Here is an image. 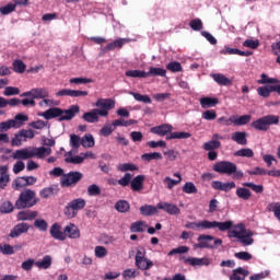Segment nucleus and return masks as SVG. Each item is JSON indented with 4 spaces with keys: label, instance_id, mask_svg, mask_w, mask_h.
Returning <instances> with one entry per match:
<instances>
[{
    "label": "nucleus",
    "instance_id": "nucleus-1",
    "mask_svg": "<svg viewBox=\"0 0 280 280\" xmlns=\"http://www.w3.org/2000/svg\"><path fill=\"white\" fill-rule=\"evenodd\" d=\"M96 108L86 112L82 115V120L88 124H97L100 117H106L113 108H115V101L112 98H98L95 103Z\"/></svg>",
    "mask_w": 280,
    "mask_h": 280
},
{
    "label": "nucleus",
    "instance_id": "nucleus-2",
    "mask_svg": "<svg viewBox=\"0 0 280 280\" xmlns=\"http://www.w3.org/2000/svg\"><path fill=\"white\" fill-rule=\"evenodd\" d=\"M51 148L45 147H28L13 152L12 159L15 161H28L30 159H39L40 161L50 156Z\"/></svg>",
    "mask_w": 280,
    "mask_h": 280
},
{
    "label": "nucleus",
    "instance_id": "nucleus-3",
    "mask_svg": "<svg viewBox=\"0 0 280 280\" xmlns=\"http://www.w3.org/2000/svg\"><path fill=\"white\" fill-rule=\"evenodd\" d=\"M78 113H80V106L71 105L69 109L51 107L46 112L38 114V116L44 117V119H54L59 117V121H71V119L74 118Z\"/></svg>",
    "mask_w": 280,
    "mask_h": 280
},
{
    "label": "nucleus",
    "instance_id": "nucleus-4",
    "mask_svg": "<svg viewBox=\"0 0 280 280\" xmlns=\"http://www.w3.org/2000/svg\"><path fill=\"white\" fill-rule=\"evenodd\" d=\"M231 226H233L232 221L220 222L209 220L188 222L185 225L186 229H190L191 231H209L211 229H218L221 232L229 231Z\"/></svg>",
    "mask_w": 280,
    "mask_h": 280
},
{
    "label": "nucleus",
    "instance_id": "nucleus-5",
    "mask_svg": "<svg viewBox=\"0 0 280 280\" xmlns=\"http://www.w3.org/2000/svg\"><path fill=\"white\" fill-rule=\"evenodd\" d=\"M213 170L214 172H218V174H226L228 176H232L233 174V178L236 180L244 178V172H242V170H237V165L233 162H218L213 165Z\"/></svg>",
    "mask_w": 280,
    "mask_h": 280
},
{
    "label": "nucleus",
    "instance_id": "nucleus-6",
    "mask_svg": "<svg viewBox=\"0 0 280 280\" xmlns=\"http://www.w3.org/2000/svg\"><path fill=\"white\" fill-rule=\"evenodd\" d=\"M35 205H38V199L36 198V191L32 189L22 191L15 201L16 209H32Z\"/></svg>",
    "mask_w": 280,
    "mask_h": 280
},
{
    "label": "nucleus",
    "instance_id": "nucleus-7",
    "mask_svg": "<svg viewBox=\"0 0 280 280\" xmlns=\"http://www.w3.org/2000/svg\"><path fill=\"white\" fill-rule=\"evenodd\" d=\"M279 116L267 115L252 122V127L255 130H260L261 132H266L270 129V126H278Z\"/></svg>",
    "mask_w": 280,
    "mask_h": 280
},
{
    "label": "nucleus",
    "instance_id": "nucleus-8",
    "mask_svg": "<svg viewBox=\"0 0 280 280\" xmlns=\"http://www.w3.org/2000/svg\"><path fill=\"white\" fill-rule=\"evenodd\" d=\"M84 207H86V200H84L83 198L72 199L65 207L63 213L71 220L75 218V215H78V211H82Z\"/></svg>",
    "mask_w": 280,
    "mask_h": 280
},
{
    "label": "nucleus",
    "instance_id": "nucleus-9",
    "mask_svg": "<svg viewBox=\"0 0 280 280\" xmlns=\"http://www.w3.org/2000/svg\"><path fill=\"white\" fill-rule=\"evenodd\" d=\"M198 244H195L194 248H218L222 246V238H215L209 234H201L197 237Z\"/></svg>",
    "mask_w": 280,
    "mask_h": 280
},
{
    "label": "nucleus",
    "instance_id": "nucleus-10",
    "mask_svg": "<svg viewBox=\"0 0 280 280\" xmlns=\"http://www.w3.org/2000/svg\"><path fill=\"white\" fill-rule=\"evenodd\" d=\"M82 173L78 171L70 172L61 176L60 185L61 187H75L82 180Z\"/></svg>",
    "mask_w": 280,
    "mask_h": 280
},
{
    "label": "nucleus",
    "instance_id": "nucleus-11",
    "mask_svg": "<svg viewBox=\"0 0 280 280\" xmlns=\"http://www.w3.org/2000/svg\"><path fill=\"white\" fill-rule=\"evenodd\" d=\"M21 97H32L33 100H45L49 97V91L46 88H35L24 92Z\"/></svg>",
    "mask_w": 280,
    "mask_h": 280
},
{
    "label": "nucleus",
    "instance_id": "nucleus-12",
    "mask_svg": "<svg viewBox=\"0 0 280 280\" xmlns=\"http://www.w3.org/2000/svg\"><path fill=\"white\" fill-rule=\"evenodd\" d=\"M158 209L165 211L168 215H180V208L174 203L161 201L158 203Z\"/></svg>",
    "mask_w": 280,
    "mask_h": 280
},
{
    "label": "nucleus",
    "instance_id": "nucleus-13",
    "mask_svg": "<svg viewBox=\"0 0 280 280\" xmlns=\"http://www.w3.org/2000/svg\"><path fill=\"white\" fill-rule=\"evenodd\" d=\"M211 187L217 191H231V189H235V182L222 183L220 180H214L211 183Z\"/></svg>",
    "mask_w": 280,
    "mask_h": 280
},
{
    "label": "nucleus",
    "instance_id": "nucleus-14",
    "mask_svg": "<svg viewBox=\"0 0 280 280\" xmlns=\"http://www.w3.org/2000/svg\"><path fill=\"white\" fill-rule=\"evenodd\" d=\"M232 222V226L229 230V237H236V240L240 238V236L245 233L246 231V225H244V223H238L236 225H233V221Z\"/></svg>",
    "mask_w": 280,
    "mask_h": 280
},
{
    "label": "nucleus",
    "instance_id": "nucleus-15",
    "mask_svg": "<svg viewBox=\"0 0 280 280\" xmlns=\"http://www.w3.org/2000/svg\"><path fill=\"white\" fill-rule=\"evenodd\" d=\"M63 235L70 240H80V229L75 224L70 223L65 228Z\"/></svg>",
    "mask_w": 280,
    "mask_h": 280
},
{
    "label": "nucleus",
    "instance_id": "nucleus-16",
    "mask_svg": "<svg viewBox=\"0 0 280 280\" xmlns=\"http://www.w3.org/2000/svg\"><path fill=\"white\" fill-rule=\"evenodd\" d=\"M127 43H130L129 38H118L109 44H107L103 51H115V49H121Z\"/></svg>",
    "mask_w": 280,
    "mask_h": 280
},
{
    "label": "nucleus",
    "instance_id": "nucleus-17",
    "mask_svg": "<svg viewBox=\"0 0 280 280\" xmlns=\"http://www.w3.org/2000/svg\"><path fill=\"white\" fill-rule=\"evenodd\" d=\"M173 176H175V178L177 179H172V177L166 176L163 179V184L165 185L166 189H174V187H176V185H180V183H183V176L179 173H174Z\"/></svg>",
    "mask_w": 280,
    "mask_h": 280
},
{
    "label": "nucleus",
    "instance_id": "nucleus-18",
    "mask_svg": "<svg viewBox=\"0 0 280 280\" xmlns=\"http://www.w3.org/2000/svg\"><path fill=\"white\" fill-rule=\"evenodd\" d=\"M218 139H224V137L218 133H214L212 136V140L203 143V150H207V151L218 150V148L222 145V143Z\"/></svg>",
    "mask_w": 280,
    "mask_h": 280
},
{
    "label": "nucleus",
    "instance_id": "nucleus-19",
    "mask_svg": "<svg viewBox=\"0 0 280 280\" xmlns=\"http://www.w3.org/2000/svg\"><path fill=\"white\" fill-rule=\"evenodd\" d=\"M30 231V224L27 223H19L16 224L10 232L9 237H20L23 233H27Z\"/></svg>",
    "mask_w": 280,
    "mask_h": 280
},
{
    "label": "nucleus",
    "instance_id": "nucleus-20",
    "mask_svg": "<svg viewBox=\"0 0 280 280\" xmlns=\"http://www.w3.org/2000/svg\"><path fill=\"white\" fill-rule=\"evenodd\" d=\"M172 130H174V127H172L170 124H163L151 128V132L153 135H159V137H165V135L172 132Z\"/></svg>",
    "mask_w": 280,
    "mask_h": 280
},
{
    "label": "nucleus",
    "instance_id": "nucleus-21",
    "mask_svg": "<svg viewBox=\"0 0 280 280\" xmlns=\"http://www.w3.org/2000/svg\"><path fill=\"white\" fill-rule=\"evenodd\" d=\"M8 165L0 166V189H5L10 184V174H8Z\"/></svg>",
    "mask_w": 280,
    "mask_h": 280
},
{
    "label": "nucleus",
    "instance_id": "nucleus-22",
    "mask_svg": "<svg viewBox=\"0 0 280 280\" xmlns=\"http://www.w3.org/2000/svg\"><path fill=\"white\" fill-rule=\"evenodd\" d=\"M51 264H54V258L50 255H46L43 259L35 261V266L38 270H49Z\"/></svg>",
    "mask_w": 280,
    "mask_h": 280
},
{
    "label": "nucleus",
    "instance_id": "nucleus-23",
    "mask_svg": "<svg viewBox=\"0 0 280 280\" xmlns=\"http://www.w3.org/2000/svg\"><path fill=\"white\" fill-rule=\"evenodd\" d=\"M221 54H223L224 56L229 55V56H245V57L253 55L252 51H243L237 48H231L229 46H224V49L221 50Z\"/></svg>",
    "mask_w": 280,
    "mask_h": 280
},
{
    "label": "nucleus",
    "instance_id": "nucleus-24",
    "mask_svg": "<svg viewBox=\"0 0 280 280\" xmlns=\"http://www.w3.org/2000/svg\"><path fill=\"white\" fill-rule=\"evenodd\" d=\"M50 235L54 240H59L60 242H65L67 237L65 236V232H62L60 225L58 223H54L50 228Z\"/></svg>",
    "mask_w": 280,
    "mask_h": 280
},
{
    "label": "nucleus",
    "instance_id": "nucleus-25",
    "mask_svg": "<svg viewBox=\"0 0 280 280\" xmlns=\"http://www.w3.org/2000/svg\"><path fill=\"white\" fill-rule=\"evenodd\" d=\"M253 235H255V233L250 230H246L238 238V242H241V244H243V246H253V244L255 243V240L253 238Z\"/></svg>",
    "mask_w": 280,
    "mask_h": 280
},
{
    "label": "nucleus",
    "instance_id": "nucleus-26",
    "mask_svg": "<svg viewBox=\"0 0 280 280\" xmlns=\"http://www.w3.org/2000/svg\"><path fill=\"white\" fill-rule=\"evenodd\" d=\"M250 275L248 270L238 267L232 271V275L230 276V280H246V278Z\"/></svg>",
    "mask_w": 280,
    "mask_h": 280
},
{
    "label": "nucleus",
    "instance_id": "nucleus-27",
    "mask_svg": "<svg viewBox=\"0 0 280 280\" xmlns=\"http://www.w3.org/2000/svg\"><path fill=\"white\" fill-rule=\"evenodd\" d=\"M212 80L217 82V84H220L221 86H229L232 84L231 79L226 78V75L222 73H213L211 74Z\"/></svg>",
    "mask_w": 280,
    "mask_h": 280
},
{
    "label": "nucleus",
    "instance_id": "nucleus-28",
    "mask_svg": "<svg viewBox=\"0 0 280 280\" xmlns=\"http://www.w3.org/2000/svg\"><path fill=\"white\" fill-rule=\"evenodd\" d=\"M230 121L234 124V126H246V124L250 121V115L231 116Z\"/></svg>",
    "mask_w": 280,
    "mask_h": 280
},
{
    "label": "nucleus",
    "instance_id": "nucleus-29",
    "mask_svg": "<svg viewBox=\"0 0 280 280\" xmlns=\"http://www.w3.org/2000/svg\"><path fill=\"white\" fill-rule=\"evenodd\" d=\"M232 141H234L238 145H246V143H248V140L246 139V132L235 131L234 133H232Z\"/></svg>",
    "mask_w": 280,
    "mask_h": 280
},
{
    "label": "nucleus",
    "instance_id": "nucleus-30",
    "mask_svg": "<svg viewBox=\"0 0 280 280\" xmlns=\"http://www.w3.org/2000/svg\"><path fill=\"white\" fill-rule=\"evenodd\" d=\"M140 213L141 215H156V213H159V207L156 206H152V205H144L142 207H140Z\"/></svg>",
    "mask_w": 280,
    "mask_h": 280
},
{
    "label": "nucleus",
    "instance_id": "nucleus-31",
    "mask_svg": "<svg viewBox=\"0 0 280 280\" xmlns=\"http://www.w3.org/2000/svg\"><path fill=\"white\" fill-rule=\"evenodd\" d=\"M143 180H145V176L138 175L131 180V189L132 191H141L143 189Z\"/></svg>",
    "mask_w": 280,
    "mask_h": 280
},
{
    "label": "nucleus",
    "instance_id": "nucleus-32",
    "mask_svg": "<svg viewBox=\"0 0 280 280\" xmlns=\"http://www.w3.org/2000/svg\"><path fill=\"white\" fill-rule=\"evenodd\" d=\"M136 266L139 270H150L154 266V262L147 257L136 260Z\"/></svg>",
    "mask_w": 280,
    "mask_h": 280
},
{
    "label": "nucleus",
    "instance_id": "nucleus-33",
    "mask_svg": "<svg viewBox=\"0 0 280 280\" xmlns=\"http://www.w3.org/2000/svg\"><path fill=\"white\" fill-rule=\"evenodd\" d=\"M65 161H66V163H72L73 165H80V163H84V158H83L82 153L73 156L71 154V152H68L66 154Z\"/></svg>",
    "mask_w": 280,
    "mask_h": 280
},
{
    "label": "nucleus",
    "instance_id": "nucleus-34",
    "mask_svg": "<svg viewBox=\"0 0 280 280\" xmlns=\"http://www.w3.org/2000/svg\"><path fill=\"white\" fill-rule=\"evenodd\" d=\"M156 75H160V78H165V75H167V70L163 68L151 67L147 72V78H150V77L154 78Z\"/></svg>",
    "mask_w": 280,
    "mask_h": 280
},
{
    "label": "nucleus",
    "instance_id": "nucleus-35",
    "mask_svg": "<svg viewBox=\"0 0 280 280\" xmlns=\"http://www.w3.org/2000/svg\"><path fill=\"white\" fill-rule=\"evenodd\" d=\"M81 145L83 148H95V138L91 133H86L81 138Z\"/></svg>",
    "mask_w": 280,
    "mask_h": 280
},
{
    "label": "nucleus",
    "instance_id": "nucleus-36",
    "mask_svg": "<svg viewBox=\"0 0 280 280\" xmlns=\"http://www.w3.org/2000/svg\"><path fill=\"white\" fill-rule=\"evenodd\" d=\"M21 104V100L19 98H10L7 100L3 96H0V108H7L8 106H19Z\"/></svg>",
    "mask_w": 280,
    "mask_h": 280
},
{
    "label": "nucleus",
    "instance_id": "nucleus-37",
    "mask_svg": "<svg viewBox=\"0 0 280 280\" xmlns=\"http://www.w3.org/2000/svg\"><path fill=\"white\" fill-rule=\"evenodd\" d=\"M199 102H200L201 108H213V106H217L218 104V98L201 97Z\"/></svg>",
    "mask_w": 280,
    "mask_h": 280
},
{
    "label": "nucleus",
    "instance_id": "nucleus-38",
    "mask_svg": "<svg viewBox=\"0 0 280 280\" xmlns=\"http://www.w3.org/2000/svg\"><path fill=\"white\" fill-rule=\"evenodd\" d=\"M148 229V224L144 221L133 222L130 226L131 233H143Z\"/></svg>",
    "mask_w": 280,
    "mask_h": 280
},
{
    "label": "nucleus",
    "instance_id": "nucleus-39",
    "mask_svg": "<svg viewBox=\"0 0 280 280\" xmlns=\"http://www.w3.org/2000/svg\"><path fill=\"white\" fill-rule=\"evenodd\" d=\"M37 217H38V212L36 211H30V212L21 211L18 213V220H21V221L34 220Z\"/></svg>",
    "mask_w": 280,
    "mask_h": 280
},
{
    "label": "nucleus",
    "instance_id": "nucleus-40",
    "mask_svg": "<svg viewBox=\"0 0 280 280\" xmlns=\"http://www.w3.org/2000/svg\"><path fill=\"white\" fill-rule=\"evenodd\" d=\"M115 209L119 213H128L130 211V203L126 200L117 201L115 205Z\"/></svg>",
    "mask_w": 280,
    "mask_h": 280
},
{
    "label": "nucleus",
    "instance_id": "nucleus-41",
    "mask_svg": "<svg viewBox=\"0 0 280 280\" xmlns=\"http://www.w3.org/2000/svg\"><path fill=\"white\" fill-rule=\"evenodd\" d=\"M112 124L114 128H117V127L128 128V126H133V124H137V120L135 119L126 120L124 118H120V119L114 120Z\"/></svg>",
    "mask_w": 280,
    "mask_h": 280
},
{
    "label": "nucleus",
    "instance_id": "nucleus-42",
    "mask_svg": "<svg viewBox=\"0 0 280 280\" xmlns=\"http://www.w3.org/2000/svg\"><path fill=\"white\" fill-rule=\"evenodd\" d=\"M10 128H19V124H16L13 119L0 122V132H8Z\"/></svg>",
    "mask_w": 280,
    "mask_h": 280
},
{
    "label": "nucleus",
    "instance_id": "nucleus-43",
    "mask_svg": "<svg viewBox=\"0 0 280 280\" xmlns=\"http://www.w3.org/2000/svg\"><path fill=\"white\" fill-rule=\"evenodd\" d=\"M25 69H27V66L21 59L13 61V71L15 73H25Z\"/></svg>",
    "mask_w": 280,
    "mask_h": 280
},
{
    "label": "nucleus",
    "instance_id": "nucleus-44",
    "mask_svg": "<svg viewBox=\"0 0 280 280\" xmlns=\"http://www.w3.org/2000/svg\"><path fill=\"white\" fill-rule=\"evenodd\" d=\"M118 172H135L139 170L133 163H121L117 165Z\"/></svg>",
    "mask_w": 280,
    "mask_h": 280
},
{
    "label": "nucleus",
    "instance_id": "nucleus-45",
    "mask_svg": "<svg viewBox=\"0 0 280 280\" xmlns=\"http://www.w3.org/2000/svg\"><path fill=\"white\" fill-rule=\"evenodd\" d=\"M130 95L136 100V102H142L143 104H152V98L148 95L135 93V92H129Z\"/></svg>",
    "mask_w": 280,
    "mask_h": 280
},
{
    "label": "nucleus",
    "instance_id": "nucleus-46",
    "mask_svg": "<svg viewBox=\"0 0 280 280\" xmlns=\"http://www.w3.org/2000/svg\"><path fill=\"white\" fill-rule=\"evenodd\" d=\"M142 161H161L163 159V155L159 152H153V153H144L141 156Z\"/></svg>",
    "mask_w": 280,
    "mask_h": 280
},
{
    "label": "nucleus",
    "instance_id": "nucleus-47",
    "mask_svg": "<svg viewBox=\"0 0 280 280\" xmlns=\"http://www.w3.org/2000/svg\"><path fill=\"white\" fill-rule=\"evenodd\" d=\"M88 196H91V197L102 196V188L96 184H92L88 186Z\"/></svg>",
    "mask_w": 280,
    "mask_h": 280
},
{
    "label": "nucleus",
    "instance_id": "nucleus-48",
    "mask_svg": "<svg viewBox=\"0 0 280 280\" xmlns=\"http://www.w3.org/2000/svg\"><path fill=\"white\" fill-rule=\"evenodd\" d=\"M127 78H148V74L143 70H128L125 72Z\"/></svg>",
    "mask_w": 280,
    "mask_h": 280
},
{
    "label": "nucleus",
    "instance_id": "nucleus-49",
    "mask_svg": "<svg viewBox=\"0 0 280 280\" xmlns=\"http://www.w3.org/2000/svg\"><path fill=\"white\" fill-rule=\"evenodd\" d=\"M191 137V133L185 132V131H175L171 132L170 136L166 137V139H189Z\"/></svg>",
    "mask_w": 280,
    "mask_h": 280
},
{
    "label": "nucleus",
    "instance_id": "nucleus-50",
    "mask_svg": "<svg viewBox=\"0 0 280 280\" xmlns=\"http://www.w3.org/2000/svg\"><path fill=\"white\" fill-rule=\"evenodd\" d=\"M113 132H115V127L113 126V122H112V125L110 124H106L100 130L101 137H110V135H113Z\"/></svg>",
    "mask_w": 280,
    "mask_h": 280
},
{
    "label": "nucleus",
    "instance_id": "nucleus-51",
    "mask_svg": "<svg viewBox=\"0 0 280 280\" xmlns=\"http://www.w3.org/2000/svg\"><path fill=\"white\" fill-rule=\"evenodd\" d=\"M235 156H243L245 159H253L255 156V152L252 149H241L234 153Z\"/></svg>",
    "mask_w": 280,
    "mask_h": 280
},
{
    "label": "nucleus",
    "instance_id": "nucleus-52",
    "mask_svg": "<svg viewBox=\"0 0 280 280\" xmlns=\"http://www.w3.org/2000/svg\"><path fill=\"white\" fill-rule=\"evenodd\" d=\"M260 80H258L257 82H258V84H275V83H279V79H277V78H270V77H268V74H266V73H262L261 75H260Z\"/></svg>",
    "mask_w": 280,
    "mask_h": 280
},
{
    "label": "nucleus",
    "instance_id": "nucleus-53",
    "mask_svg": "<svg viewBox=\"0 0 280 280\" xmlns=\"http://www.w3.org/2000/svg\"><path fill=\"white\" fill-rule=\"evenodd\" d=\"M184 194H198V188L192 182H187L183 186Z\"/></svg>",
    "mask_w": 280,
    "mask_h": 280
},
{
    "label": "nucleus",
    "instance_id": "nucleus-54",
    "mask_svg": "<svg viewBox=\"0 0 280 280\" xmlns=\"http://www.w3.org/2000/svg\"><path fill=\"white\" fill-rule=\"evenodd\" d=\"M23 141H25V138L23 137L22 131L14 135V137L11 140V145H14L16 148H20V145H23Z\"/></svg>",
    "mask_w": 280,
    "mask_h": 280
},
{
    "label": "nucleus",
    "instance_id": "nucleus-55",
    "mask_svg": "<svg viewBox=\"0 0 280 280\" xmlns=\"http://www.w3.org/2000/svg\"><path fill=\"white\" fill-rule=\"evenodd\" d=\"M236 196L241 198L242 200H250V191L248 188H237L236 189Z\"/></svg>",
    "mask_w": 280,
    "mask_h": 280
},
{
    "label": "nucleus",
    "instance_id": "nucleus-56",
    "mask_svg": "<svg viewBox=\"0 0 280 280\" xmlns=\"http://www.w3.org/2000/svg\"><path fill=\"white\" fill-rule=\"evenodd\" d=\"M70 145L74 150H78V148H80V145H82V138H80V136L74 135V133L70 135Z\"/></svg>",
    "mask_w": 280,
    "mask_h": 280
},
{
    "label": "nucleus",
    "instance_id": "nucleus-57",
    "mask_svg": "<svg viewBox=\"0 0 280 280\" xmlns=\"http://www.w3.org/2000/svg\"><path fill=\"white\" fill-rule=\"evenodd\" d=\"M12 187L13 189H15V191H19V189H23V187H27L25 184V176L15 178L13 180Z\"/></svg>",
    "mask_w": 280,
    "mask_h": 280
},
{
    "label": "nucleus",
    "instance_id": "nucleus-58",
    "mask_svg": "<svg viewBox=\"0 0 280 280\" xmlns=\"http://www.w3.org/2000/svg\"><path fill=\"white\" fill-rule=\"evenodd\" d=\"M15 10H16V4L9 3V4L4 5V7H0V14L5 16L8 14H12V12H14Z\"/></svg>",
    "mask_w": 280,
    "mask_h": 280
},
{
    "label": "nucleus",
    "instance_id": "nucleus-59",
    "mask_svg": "<svg viewBox=\"0 0 280 280\" xmlns=\"http://www.w3.org/2000/svg\"><path fill=\"white\" fill-rule=\"evenodd\" d=\"M20 93H21V90L19 88L8 86V85H5L3 91V95L5 97H12V95H19Z\"/></svg>",
    "mask_w": 280,
    "mask_h": 280
},
{
    "label": "nucleus",
    "instance_id": "nucleus-60",
    "mask_svg": "<svg viewBox=\"0 0 280 280\" xmlns=\"http://www.w3.org/2000/svg\"><path fill=\"white\" fill-rule=\"evenodd\" d=\"M94 255L98 259H104V257H106V255H108V249H106V247H104V246L98 245L94 248Z\"/></svg>",
    "mask_w": 280,
    "mask_h": 280
},
{
    "label": "nucleus",
    "instance_id": "nucleus-61",
    "mask_svg": "<svg viewBox=\"0 0 280 280\" xmlns=\"http://www.w3.org/2000/svg\"><path fill=\"white\" fill-rule=\"evenodd\" d=\"M14 206L10 201H3L0 206V213H12Z\"/></svg>",
    "mask_w": 280,
    "mask_h": 280
},
{
    "label": "nucleus",
    "instance_id": "nucleus-62",
    "mask_svg": "<svg viewBox=\"0 0 280 280\" xmlns=\"http://www.w3.org/2000/svg\"><path fill=\"white\" fill-rule=\"evenodd\" d=\"M270 277V270L261 271L260 273H255L249 277V280H264Z\"/></svg>",
    "mask_w": 280,
    "mask_h": 280
},
{
    "label": "nucleus",
    "instance_id": "nucleus-63",
    "mask_svg": "<svg viewBox=\"0 0 280 280\" xmlns=\"http://www.w3.org/2000/svg\"><path fill=\"white\" fill-rule=\"evenodd\" d=\"M0 253L2 255H14V247L10 244L0 245Z\"/></svg>",
    "mask_w": 280,
    "mask_h": 280
},
{
    "label": "nucleus",
    "instance_id": "nucleus-64",
    "mask_svg": "<svg viewBox=\"0 0 280 280\" xmlns=\"http://www.w3.org/2000/svg\"><path fill=\"white\" fill-rule=\"evenodd\" d=\"M189 25H190L191 30H194L195 32H200V30H202V20L195 19L189 22Z\"/></svg>",
    "mask_w": 280,
    "mask_h": 280
}]
</instances>
